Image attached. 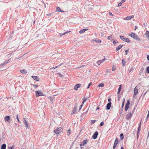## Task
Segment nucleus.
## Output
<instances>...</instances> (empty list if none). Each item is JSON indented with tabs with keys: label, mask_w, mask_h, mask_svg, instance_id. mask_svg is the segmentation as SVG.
Segmentation results:
<instances>
[{
	"label": "nucleus",
	"mask_w": 149,
	"mask_h": 149,
	"mask_svg": "<svg viewBox=\"0 0 149 149\" xmlns=\"http://www.w3.org/2000/svg\"><path fill=\"white\" fill-rule=\"evenodd\" d=\"M123 138H124V136H123V134H120V138L121 139H123Z\"/></svg>",
	"instance_id": "obj_32"
},
{
	"label": "nucleus",
	"mask_w": 149,
	"mask_h": 149,
	"mask_svg": "<svg viewBox=\"0 0 149 149\" xmlns=\"http://www.w3.org/2000/svg\"><path fill=\"white\" fill-rule=\"evenodd\" d=\"M122 63L123 66H124L125 65V62L124 59H123L122 61Z\"/></svg>",
	"instance_id": "obj_28"
},
{
	"label": "nucleus",
	"mask_w": 149,
	"mask_h": 149,
	"mask_svg": "<svg viewBox=\"0 0 149 149\" xmlns=\"http://www.w3.org/2000/svg\"><path fill=\"white\" fill-rule=\"evenodd\" d=\"M88 98H85V97L83 98L82 100H83V102L82 103V104L80 106L79 108V111H80L82 107L83 106V104L87 100Z\"/></svg>",
	"instance_id": "obj_5"
},
{
	"label": "nucleus",
	"mask_w": 149,
	"mask_h": 149,
	"mask_svg": "<svg viewBox=\"0 0 149 149\" xmlns=\"http://www.w3.org/2000/svg\"><path fill=\"white\" fill-rule=\"evenodd\" d=\"M122 4V3L121 2L119 3L118 4V6L119 7Z\"/></svg>",
	"instance_id": "obj_46"
},
{
	"label": "nucleus",
	"mask_w": 149,
	"mask_h": 149,
	"mask_svg": "<svg viewBox=\"0 0 149 149\" xmlns=\"http://www.w3.org/2000/svg\"><path fill=\"white\" fill-rule=\"evenodd\" d=\"M10 59H9L8 60H7L6 61L4 62L1 65V67L3 66H4L6 64L8 63L9 62L10 60Z\"/></svg>",
	"instance_id": "obj_12"
},
{
	"label": "nucleus",
	"mask_w": 149,
	"mask_h": 149,
	"mask_svg": "<svg viewBox=\"0 0 149 149\" xmlns=\"http://www.w3.org/2000/svg\"><path fill=\"white\" fill-rule=\"evenodd\" d=\"M120 91H119V90H118V92H117V93L118 94H119L120 93Z\"/></svg>",
	"instance_id": "obj_61"
},
{
	"label": "nucleus",
	"mask_w": 149,
	"mask_h": 149,
	"mask_svg": "<svg viewBox=\"0 0 149 149\" xmlns=\"http://www.w3.org/2000/svg\"><path fill=\"white\" fill-rule=\"evenodd\" d=\"M146 37L147 38H148L149 36V32L148 31H146L145 33Z\"/></svg>",
	"instance_id": "obj_25"
},
{
	"label": "nucleus",
	"mask_w": 149,
	"mask_h": 149,
	"mask_svg": "<svg viewBox=\"0 0 149 149\" xmlns=\"http://www.w3.org/2000/svg\"><path fill=\"white\" fill-rule=\"evenodd\" d=\"M125 0H122L120 2L122 3H123L124 2H125Z\"/></svg>",
	"instance_id": "obj_49"
},
{
	"label": "nucleus",
	"mask_w": 149,
	"mask_h": 149,
	"mask_svg": "<svg viewBox=\"0 0 149 149\" xmlns=\"http://www.w3.org/2000/svg\"><path fill=\"white\" fill-rule=\"evenodd\" d=\"M62 130V128L60 127L58 128H57L54 130V133L56 134H59Z\"/></svg>",
	"instance_id": "obj_2"
},
{
	"label": "nucleus",
	"mask_w": 149,
	"mask_h": 149,
	"mask_svg": "<svg viewBox=\"0 0 149 149\" xmlns=\"http://www.w3.org/2000/svg\"><path fill=\"white\" fill-rule=\"evenodd\" d=\"M109 71H110V70H109V69H107V70L106 71L107 72L109 73Z\"/></svg>",
	"instance_id": "obj_55"
},
{
	"label": "nucleus",
	"mask_w": 149,
	"mask_h": 149,
	"mask_svg": "<svg viewBox=\"0 0 149 149\" xmlns=\"http://www.w3.org/2000/svg\"><path fill=\"white\" fill-rule=\"evenodd\" d=\"M116 70V68L114 66H113L112 68V71H114Z\"/></svg>",
	"instance_id": "obj_42"
},
{
	"label": "nucleus",
	"mask_w": 149,
	"mask_h": 149,
	"mask_svg": "<svg viewBox=\"0 0 149 149\" xmlns=\"http://www.w3.org/2000/svg\"><path fill=\"white\" fill-rule=\"evenodd\" d=\"M123 46V45H120L119 46H118L116 47V50L117 51H118V50H120L122 48V46Z\"/></svg>",
	"instance_id": "obj_22"
},
{
	"label": "nucleus",
	"mask_w": 149,
	"mask_h": 149,
	"mask_svg": "<svg viewBox=\"0 0 149 149\" xmlns=\"http://www.w3.org/2000/svg\"><path fill=\"white\" fill-rule=\"evenodd\" d=\"M17 120L18 121L19 123H20V122L19 121V118H18V114H17Z\"/></svg>",
	"instance_id": "obj_38"
},
{
	"label": "nucleus",
	"mask_w": 149,
	"mask_h": 149,
	"mask_svg": "<svg viewBox=\"0 0 149 149\" xmlns=\"http://www.w3.org/2000/svg\"><path fill=\"white\" fill-rule=\"evenodd\" d=\"M147 58L148 60H149V55H148L147 56Z\"/></svg>",
	"instance_id": "obj_53"
},
{
	"label": "nucleus",
	"mask_w": 149,
	"mask_h": 149,
	"mask_svg": "<svg viewBox=\"0 0 149 149\" xmlns=\"http://www.w3.org/2000/svg\"><path fill=\"white\" fill-rule=\"evenodd\" d=\"M88 29H85L81 30L79 32L80 33H82L88 30Z\"/></svg>",
	"instance_id": "obj_18"
},
{
	"label": "nucleus",
	"mask_w": 149,
	"mask_h": 149,
	"mask_svg": "<svg viewBox=\"0 0 149 149\" xmlns=\"http://www.w3.org/2000/svg\"><path fill=\"white\" fill-rule=\"evenodd\" d=\"M121 85H120L119 86V88L118 89V90L121 91Z\"/></svg>",
	"instance_id": "obj_39"
},
{
	"label": "nucleus",
	"mask_w": 149,
	"mask_h": 149,
	"mask_svg": "<svg viewBox=\"0 0 149 149\" xmlns=\"http://www.w3.org/2000/svg\"><path fill=\"white\" fill-rule=\"evenodd\" d=\"M95 121H96L95 120H91V123L92 124H93L95 122Z\"/></svg>",
	"instance_id": "obj_35"
},
{
	"label": "nucleus",
	"mask_w": 149,
	"mask_h": 149,
	"mask_svg": "<svg viewBox=\"0 0 149 149\" xmlns=\"http://www.w3.org/2000/svg\"><path fill=\"white\" fill-rule=\"evenodd\" d=\"M35 93H36V97L39 96H43L42 93L40 91H36Z\"/></svg>",
	"instance_id": "obj_4"
},
{
	"label": "nucleus",
	"mask_w": 149,
	"mask_h": 149,
	"mask_svg": "<svg viewBox=\"0 0 149 149\" xmlns=\"http://www.w3.org/2000/svg\"><path fill=\"white\" fill-rule=\"evenodd\" d=\"M92 41L93 42H95L97 43H101L102 42L101 40H97V39H93L92 40Z\"/></svg>",
	"instance_id": "obj_16"
},
{
	"label": "nucleus",
	"mask_w": 149,
	"mask_h": 149,
	"mask_svg": "<svg viewBox=\"0 0 149 149\" xmlns=\"http://www.w3.org/2000/svg\"><path fill=\"white\" fill-rule=\"evenodd\" d=\"M128 51V49H127V50H126L125 51V54L126 55H127V52Z\"/></svg>",
	"instance_id": "obj_48"
},
{
	"label": "nucleus",
	"mask_w": 149,
	"mask_h": 149,
	"mask_svg": "<svg viewBox=\"0 0 149 149\" xmlns=\"http://www.w3.org/2000/svg\"><path fill=\"white\" fill-rule=\"evenodd\" d=\"M137 27L136 26H135V29H134V30H136V29H137Z\"/></svg>",
	"instance_id": "obj_58"
},
{
	"label": "nucleus",
	"mask_w": 149,
	"mask_h": 149,
	"mask_svg": "<svg viewBox=\"0 0 149 149\" xmlns=\"http://www.w3.org/2000/svg\"><path fill=\"white\" fill-rule=\"evenodd\" d=\"M134 17L133 15H132L131 16H128L124 18V19L125 20H129L130 19Z\"/></svg>",
	"instance_id": "obj_13"
},
{
	"label": "nucleus",
	"mask_w": 149,
	"mask_h": 149,
	"mask_svg": "<svg viewBox=\"0 0 149 149\" xmlns=\"http://www.w3.org/2000/svg\"><path fill=\"white\" fill-rule=\"evenodd\" d=\"M4 120L5 121H7V122L9 123H10V117L9 116H6L4 118Z\"/></svg>",
	"instance_id": "obj_9"
},
{
	"label": "nucleus",
	"mask_w": 149,
	"mask_h": 149,
	"mask_svg": "<svg viewBox=\"0 0 149 149\" xmlns=\"http://www.w3.org/2000/svg\"><path fill=\"white\" fill-rule=\"evenodd\" d=\"M137 138H138L139 134V132L137 131Z\"/></svg>",
	"instance_id": "obj_45"
},
{
	"label": "nucleus",
	"mask_w": 149,
	"mask_h": 149,
	"mask_svg": "<svg viewBox=\"0 0 149 149\" xmlns=\"http://www.w3.org/2000/svg\"><path fill=\"white\" fill-rule=\"evenodd\" d=\"M147 71L148 73H149V66L147 68Z\"/></svg>",
	"instance_id": "obj_44"
},
{
	"label": "nucleus",
	"mask_w": 149,
	"mask_h": 149,
	"mask_svg": "<svg viewBox=\"0 0 149 149\" xmlns=\"http://www.w3.org/2000/svg\"><path fill=\"white\" fill-rule=\"evenodd\" d=\"M8 149H14V146H12L11 147H9L8 148Z\"/></svg>",
	"instance_id": "obj_33"
},
{
	"label": "nucleus",
	"mask_w": 149,
	"mask_h": 149,
	"mask_svg": "<svg viewBox=\"0 0 149 149\" xmlns=\"http://www.w3.org/2000/svg\"><path fill=\"white\" fill-rule=\"evenodd\" d=\"M88 142V140L87 139L85 140H83L82 142L83 146H84L85 145H86Z\"/></svg>",
	"instance_id": "obj_21"
},
{
	"label": "nucleus",
	"mask_w": 149,
	"mask_h": 149,
	"mask_svg": "<svg viewBox=\"0 0 149 149\" xmlns=\"http://www.w3.org/2000/svg\"><path fill=\"white\" fill-rule=\"evenodd\" d=\"M84 66H85L84 65H82V66H80V67H79V68H82V67H84Z\"/></svg>",
	"instance_id": "obj_62"
},
{
	"label": "nucleus",
	"mask_w": 149,
	"mask_h": 149,
	"mask_svg": "<svg viewBox=\"0 0 149 149\" xmlns=\"http://www.w3.org/2000/svg\"><path fill=\"white\" fill-rule=\"evenodd\" d=\"M20 71L22 74H25L27 73L26 71L24 70H20Z\"/></svg>",
	"instance_id": "obj_26"
},
{
	"label": "nucleus",
	"mask_w": 149,
	"mask_h": 149,
	"mask_svg": "<svg viewBox=\"0 0 149 149\" xmlns=\"http://www.w3.org/2000/svg\"><path fill=\"white\" fill-rule=\"evenodd\" d=\"M111 101V99L110 98H109L108 100V102H110Z\"/></svg>",
	"instance_id": "obj_59"
},
{
	"label": "nucleus",
	"mask_w": 149,
	"mask_h": 149,
	"mask_svg": "<svg viewBox=\"0 0 149 149\" xmlns=\"http://www.w3.org/2000/svg\"><path fill=\"white\" fill-rule=\"evenodd\" d=\"M118 139H117L116 138L114 143V144H115V145H117L118 143Z\"/></svg>",
	"instance_id": "obj_27"
},
{
	"label": "nucleus",
	"mask_w": 149,
	"mask_h": 149,
	"mask_svg": "<svg viewBox=\"0 0 149 149\" xmlns=\"http://www.w3.org/2000/svg\"><path fill=\"white\" fill-rule=\"evenodd\" d=\"M58 74V75L60 77H62V74H60V73H57Z\"/></svg>",
	"instance_id": "obj_40"
},
{
	"label": "nucleus",
	"mask_w": 149,
	"mask_h": 149,
	"mask_svg": "<svg viewBox=\"0 0 149 149\" xmlns=\"http://www.w3.org/2000/svg\"><path fill=\"white\" fill-rule=\"evenodd\" d=\"M109 15H111V16H113V15L111 13H110V12H109Z\"/></svg>",
	"instance_id": "obj_50"
},
{
	"label": "nucleus",
	"mask_w": 149,
	"mask_h": 149,
	"mask_svg": "<svg viewBox=\"0 0 149 149\" xmlns=\"http://www.w3.org/2000/svg\"><path fill=\"white\" fill-rule=\"evenodd\" d=\"M111 102H109L108 103L106 106V109L107 110H109L111 107Z\"/></svg>",
	"instance_id": "obj_14"
},
{
	"label": "nucleus",
	"mask_w": 149,
	"mask_h": 149,
	"mask_svg": "<svg viewBox=\"0 0 149 149\" xmlns=\"http://www.w3.org/2000/svg\"><path fill=\"white\" fill-rule=\"evenodd\" d=\"M120 39L123 41L127 42H130V40L128 38H125L123 36H120Z\"/></svg>",
	"instance_id": "obj_3"
},
{
	"label": "nucleus",
	"mask_w": 149,
	"mask_h": 149,
	"mask_svg": "<svg viewBox=\"0 0 149 149\" xmlns=\"http://www.w3.org/2000/svg\"><path fill=\"white\" fill-rule=\"evenodd\" d=\"M56 11L57 12H63L64 11L62 10L59 7H57L56 9Z\"/></svg>",
	"instance_id": "obj_20"
},
{
	"label": "nucleus",
	"mask_w": 149,
	"mask_h": 149,
	"mask_svg": "<svg viewBox=\"0 0 149 149\" xmlns=\"http://www.w3.org/2000/svg\"><path fill=\"white\" fill-rule=\"evenodd\" d=\"M98 132H96L94 134H93V136H92V138L94 139H95L97 137V136L98 135Z\"/></svg>",
	"instance_id": "obj_11"
},
{
	"label": "nucleus",
	"mask_w": 149,
	"mask_h": 149,
	"mask_svg": "<svg viewBox=\"0 0 149 149\" xmlns=\"http://www.w3.org/2000/svg\"><path fill=\"white\" fill-rule=\"evenodd\" d=\"M147 117H149V110L148 111V113L147 115Z\"/></svg>",
	"instance_id": "obj_57"
},
{
	"label": "nucleus",
	"mask_w": 149,
	"mask_h": 149,
	"mask_svg": "<svg viewBox=\"0 0 149 149\" xmlns=\"http://www.w3.org/2000/svg\"><path fill=\"white\" fill-rule=\"evenodd\" d=\"M91 84H92V83H90L89 84H88V85H89V86H90L91 85Z\"/></svg>",
	"instance_id": "obj_63"
},
{
	"label": "nucleus",
	"mask_w": 149,
	"mask_h": 149,
	"mask_svg": "<svg viewBox=\"0 0 149 149\" xmlns=\"http://www.w3.org/2000/svg\"><path fill=\"white\" fill-rule=\"evenodd\" d=\"M121 149H124V148L123 147H121Z\"/></svg>",
	"instance_id": "obj_64"
},
{
	"label": "nucleus",
	"mask_w": 149,
	"mask_h": 149,
	"mask_svg": "<svg viewBox=\"0 0 149 149\" xmlns=\"http://www.w3.org/2000/svg\"><path fill=\"white\" fill-rule=\"evenodd\" d=\"M140 125L139 127L138 131L140 132Z\"/></svg>",
	"instance_id": "obj_52"
},
{
	"label": "nucleus",
	"mask_w": 149,
	"mask_h": 149,
	"mask_svg": "<svg viewBox=\"0 0 149 149\" xmlns=\"http://www.w3.org/2000/svg\"><path fill=\"white\" fill-rule=\"evenodd\" d=\"M33 86H34L35 88H36L38 87V86L37 84H33Z\"/></svg>",
	"instance_id": "obj_37"
},
{
	"label": "nucleus",
	"mask_w": 149,
	"mask_h": 149,
	"mask_svg": "<svg viewBox=\"0 0 149 149\" xmlns=\"http://www.w3.org/2000/svg\"><path fill=\"white\" fill-rule=\"evenodd\" d=\"M124 100H125V99H124V101L122 104V108H123V106H124Z\"/></svg>",
	"instance_id": "obj_43"
},
{
	"label": "nucleus",
	"mask_w": 149,
	"mask_h": 149,
	"mask_svg": "<svg viewBox=\"0 0 149 149\" xmlns=\"http://www.w3.org/2000/svg\"><path fill=\"white\" fill-rule=\"evenodd\" d=\"M70 32V31H69V32ZM68 32H69V31L68 32H66L65 33H63V34H60V36H62L63 35H65V34H66L67 33H68Z\"/></svg>",
	"instance_id": "obj_34"
},
{
	"label": "nucleus",
	"mask_w": 149,
	"mask_h": 149,
	"mask_svg": "<svg viewBox=\"0 0 149 149\" xmlns=\"http://www.w3.org/2000/svg\"><path fill=\"white\" fill-rule=\"evenodd\" d=\"M116 146H117V145L114 144L113 147H114V148H116Z\"/></svg>",
	"instance_id": "obj_54"
},
{
	"label": "nucleus",
	"mask_w": 149,
	"mask_h": 149,
	"mask_svg": "<svg viewBox=\"0 0 149 149\" xmlns=\"http://www.w3.org/2000/svg\"><path fill=\"white\" fill-rule=\"evenodd\" d=\"M107 60L105 58H104L103 59L101 60H99L97 61V63L98 64V65H100L101 63H103L105 61Z\"/></svg>",
	"instance_id": "obj_10"
},
{
	"label": "nucleus",
	"mask_w": 149,
	"mask_h": 149,
	"mask_svg": "<svg viewBox=\"0 0 149 149\" xmlns=\"http://www.w3.org/2000/svg\"><path fill=\"white\" fill-rule=\"evenodd\" d=\"M71 131V130L70 129H69L67 132V134H69L70 133Z\"/></svg>",
	"instance_id": "obj_36"
},
{
	"label": "nucleus",
	"mask_w": 149,
	"mask_h": 149,
	"mask_svg": "<svg viewBox=\"0 0 149 149\" xmlns=\"http://www.w3.org/2000/svg\"><path fill=\"white\" fill-rule=\"evenodd\" d=\"M133 70V68H131L130 69V70H129V72H130L132 70Z\"/></svg>",
	"instance_id": "obj_47"
},
{
	"label": "nucleus",
	"mask_w": 149,
	"mask_h": 149,
	"mask_svg": "<svg viewBox=\"0 0 149 149\" xmlns=\"http://www.w3.org/2000/svg\"><path fill=\"white\" fill-rule=\"evenodd\" d=\"M104 124V123L103 122H102L100 123V126H102V125H103Z\"/></svg>",
	"instance_id": "obj_41"
},
{
	"label": "nucleus",
	"mask_w": 149,
	"mask_h": 149,
	"mask_svg": "<svg viewBox=\"0 0 149 149\" xmlns=\"http://www.w3.org/2000/svg\"><path fill=\"white\" fill-rule=\"evenodd\" d=\"M24 124L25 125V127H28L29 126L28 124L26 122V120H24Z\"/></svg>",
	"instance_id": "obj_23"
},
{
	"label": "nucleus",
	"mask_w": 149,
	"mask_h": 149,
	"mask_svg": "<svg viewBox=\"0 0 149 149\" xmlns=\"http://www.w3.org/2000/svg\"><path fill=\"white\" fill-rule=\"evenodd\" d=\"M116 43V42L115 41H114L113 42V43L114 45H115Z\"/></svg>",
	"instance_id": "obj_56"
},
{
	"label": "nucleus",
	"mask_w": 149,
	"mask_h": 149,
	"mask_svg": "<svg viewBox=\"0 0 149 149\" xmlns=\"http://www.w3.org/2000/svg\"><path fill=\"white\" fill-rule=\"evenodd\" d=\"M57 67H58V66H57L55 67H54L51 68L50 69L51 70L52 69H55V68H57Z\"/></svg>",
	"instance_id": "obj_51"
},
{
	"label": "nucleus",
	"mask_w": 149,
	"mask_h": 149,
	"mask_svg": "<svg viewBox=\"0 0 149 149\" xmlns=\"http://www.w3.org/2000/svg\"><path fill=\"white\" fill-rule=\"evenodd\" d=\"M81 86V84H77L74 86V89L75 90H77L78 89L80 88Z\"/></svg>",
	"instance_id": "obj_8"
},
{
	"label": "nucleus",
	"mask_w": 149,
	"mask_h": 149,
	"mask_svg": "<svg viewBox=\"0 0 149 149\" xmlns=\"http://www.w3.org/2000/svg\"><path fill=\"white\" fill-rule=\"evenodd\" d=\"M54 98H53V97H52V98L49 97V99L51 102V103H52L53 102V100H54Z\"/></svg>",
	"instance_id": "obj_30"
},
{
	"label": "nucleus",
	"mask_w": 149,
	"mask_h": 149,
	"mask_svg": "<svg viewBox=\"0 0 149 149\" xmlns=\"http://www.w3.org/2000/svg\"><path fill=\"white\" fill-rule=\"evenodd\" d=\"M130 104V102L128 100L127 101V102L126 103V104L125 108V111H127L128 108L129 107V105Z\"/></svg>",
	"instance_id": "obj_6"
},
{
	"label": "nucleus",
	"mask_w": 149,
	"mask_h": 149,
	"mask_svg": "<svg viewBox=\"0 0 149 149\" xmlns=\"http://www.w3.org/2000/svg\"><path fill=\"white\" fill-rule=\"evenodd\" d=\"M133 115V113H128L126 116V118L127 119V120H129L130 119Z\"/></svg>",
	"instance_id": "obj_7"
},
{
	"label": "nucleus",
	"mask_w": 149,
	"mask_h": 149,
	"mask_svg": "<svg viewBox=\"0 0 149 149\" xmlns=\"http://www.w3.org/2000/svg\"><path fill=\"white\" fill-rule=\"evenodd\" d=\"M32 77L34 79V80L38 81L39 80V78L38 77L36 76H32Z\"/></svg>",
	"instance_id": "obj_17"
},
{
	"label": "nucleus",
	"mask_w": 149,
	"mask_h": 149,
	"mask_svg": "<svg viewBox=\"0 0 149 149\" xmlns=\"http://www.w3.org/2000/svg\"><path fill=\"white\" fill-rule=\"evenodd\" d=\"M129 35L137 40L140 41L141 40L134 33H131Z\"/></svg>",
	"instance_id": "obj_1"
},
{
	"label": "nucleus",
	"mask_w": 149,
	"mask_h": 149,
	"mask_svg": "<svg viewBox=\"0 0 149 149\" xmlns=\"http://www.w3.org/2000/svg\"><path fill=\"white\" fill-rule=\"evenodd\" d=\"M107 39L108 40H111L112 39V36L111 35H110V36H108L107 37Z\"/></svg>",
	"instance_id": "obj_31"
},
{
	"label": "nucleus",
	"mask_w": 149,
	"mask_h": 149,
	"mask_svg": "<svg viewBox=\"0 0 149 149\" xmlns=\"http://www.w3.org/2000/svg\"><path fill=\"white\" fill-rule=\"evenodd\" d=\"M76 110H77V107H74V108L73 110L72 111L71 113V114H73L75 113L76 112Z\"/></svg>",
	"instance_id": "obj_19"
},
{
	"label": "nucleus",
	"mask_w": 149,
	"mask_h": 149,
	"mask_svg": "<svg viewBox=\"0 0 149 149\" xmlns=\"http://www.w3.org/2000/svg\"><path fill=\"white\" fill-rule=\"evenodd\" d=\"M138 88L137 86H136L134 91V94L135 95H136L138 93Z\"/></svg>",
	"instance_id": "obj_15"
},
{
	"label": "nucleus",
	"mask_w": 149,
	"mask_h": 149,
	"mask_svg": "<svg viewBox=\"0 0 149 149\" xmlns=\"http://www.w3.org/2000/svg\"><path fill=\"white\" fill-rule=\"evenodd\" d=\"M147 92V91L146 92L144 93V94L143 95V97H144V96L146 95V93Z\"/></svg>",
	"instance_id": "obj_60"
},
{
	"label": "nucleus",
	"mask_w": 149,
	"mask_h": 149,
	"mask_svg": "<svg viewBox=\"0 0 149 149\" xmlns=\"http://www.w3.org/2000/svg\"><path fill=\"white\" fill-rule=\"evenodd\" d=\"M104 84L103 83H101L99 85L98 87H103L104 86Z\"/></svg>",
	"instance_id": "obj_29"
},
{
	"label": "nucleus",
	"mask_w": 149,
	"mask_h": 149,
	"mask_svg": "<svg viewBox=\"0 0 149 149\" xmlns=\"http://www.w3.org/2000/svg\"><path fill=\"white\" fill-rule=\"evenodd\" d=\"M6 145L5 144H2L1 146V149H6Z\"/></svg>",
	"instance_id": "obj_24"
}]
</instances>
